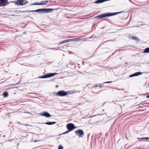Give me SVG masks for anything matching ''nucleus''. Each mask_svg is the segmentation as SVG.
<instances>
[{"mask_svg": "<svg viewBox=\"0 0 149 149\" xmlns=\"http://www.w3.org/2000/svg\"><path fill=\"white\" fill-rule=\"evenodd\" d=\"M122 12V11L120 12H116L115 13H104L103 14H102L98 15H97L95 17V18H97L98 19H101L103 17H110L113 15H116Z\"/></svg>", "mask_w": 149, "mask_h": 149, "instance_id": "1", "label": "nucleus"}, {"mask_svg": "<svg viewBox=\"0 0 149 149\" xmlns=\"http://www.w3.org/2000/svg\"><path fill=\"white\" fill-rule=\"evenodd\" d=\"M3 95L4 96V97H7L8 95V93L7 92H4Z\"/></svg>", "mask_w": 149, "mask_h": 149, "instance_id": "17", "label": "nucleus"}, {"mask_svg": "<svg viewBox=\"0 0 149 149\" xmlns=\"http://www.w3.org/2000/svg\"><path fill=\"white\" fill-rule=\"evenodd\" d=\"M70 40H72V41H77L78 40H81V39H78V38H76L74 39H70Z\"/></svg>", "mask_w": 149, "mask_h": 149, "instance_id": "19", "label": "nucleus"}, {"mask_svg": "<svg viewBox=\"0 0 149 149\" xmlns=\"http://www.w3.org/2000/svg\"><path fill=\"white\" fill-rule=\"evenodd\" d=\"M56 123L55 122H47L45 123L46 124L48 125H52L54 124H55Z\"/></svg>", "mask_w": 149, "mask_h": 149, "instance_id": "14", "label": "nucleus"}, {"mask_svg": "<svg viewBox=\"0 0 149 149\" xmlns=\"http://www.w3.org/2000/svg\"><path fill=\"white\" fill-rule=\"evenodd\" d=\"M138 139H140V140H145V139L147 140V139H149V137H142V138H138Z\"/></svg>", "mask_w": 149, "mask_h": 149, "instance_id": "16", "label": "nucleus"}, {"mask_svg": "<svg viewBox=\"0 0 149 149\" xmlns=\"http://www.w3.org/2000/svg\"><path fill=\"white\" fill-rule=\"evenodd\" d=\"M58 149H63V148L61 145H60L58 147Z\"/></svg>", "mask_w": 149, "mask_h": 149, "instance_id": "20", "label": "nucleus"}, {"mask_svg": "<svg viewBox=\"0 0 149 149\" xmlns=\"http://www.w3.org/2000/svg\"><path fill=\"white\" fill-rule=\"evenodd\" d=\"M72 40H70V39L65 40L59 42L58 43V45H61L65 43L72 42Z\"/></svg>", "mask_w": 149, "mask_h": 149, "instance_id": "12", "label": "nucleus"}, {"mask_svg": "<svg viewBox=\"0 0 149 149\" xmlns=\"http://www.w3.org/2000/svg\"><path fill=\"white\" fill-rule=\"evenodd\" d=\"M132 38L133 40H139V39H138L137 37H136L135 36H132Z\"/></svg>", "mask_w": 149, "mask_h": 149, "instance_id": "18", "label": "nucleus"}, {"mask_svg": "<svg viewBox=\"0 0 149 149\" xmlns=\"http://www.w3.org/2000/svg\"><path fill=\"white\" fill-rule=\"evenodd\" d=\"M67 128L68 129L69 131H71L75 128L76 127L74 126V125L71 123H69L67 124L66 125Z\"/></svg>", "mask_w": 149, "mask_h": 149, "instance_id": "7", "label": "nucleus"}, {"mask_svg": "<svg viewBox=\"0 0 149 149\" xmlns=\"http://www.w3.org/2000/svg\"><path fill=\"white\" fill-rule=\"evenodd\" d=\"M25 125L27 126V125H28V124H26Z\"/></svg>", "mask_w": 149, "mask_h": 149, "instance_id": "26", "label": "nucleus"}, {"mask_svg": "<svg viewBox=\"0 0 149 149\" xmlns=\"http://www.w3.org/2000/svg\"><path fill=\"white\" fill-rule=\"evenodd\" d=\"M112 82L111 81H107L105 82V83H110Z\"/></svg>", "mask_w": 149, "mask_h": 149, "instance_id": "23", "label": "nucleus"}, {"mask_svg": "<svg viewBox=\"0 0 149 149\" xmlns=\"http://www.w3.org/2000/svg\"><path fill=\"white\" fill-rule=\"evenodd\" d=\"M8 3V0H0V6H4Z\"/></svg>", "mask_w": 149, "mask_h": 149, "instance_id": "8", "label": "nucleus"}, {"mask_svg": "<svg viewBox=\"0 0 149 149\" xmlns=\"http://www.w3.org/2000/svg\"><path fill=\"white\" fill-rule=\"evenodd\" d=\"M48 2V1H42L41 2L39 3H33L32 4V5H45Z\"/></svg>", "mask_w": 149, "mask_h": 149, "instance_id": "9", "label": "nucleus"}, {"mask_svg": "<svg viewBox=\"0 0 149 149\" xmlns=\"http://www.w3.org/2000/svg\"><path fill=\"white\" fill-rule=\"evenodd\" d=\"M68 94V93L64 91H58L56 93V95L59 96H64Z\"/></svg>", "mask_w": 149, "mask_h": 149, "instance_id": "4", "label": "nucleus"}, {"mask_svg": "<svg viewBox=\"0 0 149 149\" xmlns=\"http://www.w3.org/2000/svg\"><path fill=\"white\" fill-rule=\"evenodd\" d=\"M70 131H69V130H68V131H66V132H65L64 133H63L62 134H65L67 133H68V132H70Z\"/></svg>", "mask_w": 149, "mask_h": 149, "instance_id": "21", "label": "nucleus"}, {"mask_svg": "<svg viewBox=\"0 0 149 149\" xmlns=\"http://www.w3.org/2000/svg\"><path fill=\"white\" fill-rule=\"evenodd\" d=\"M143 53H149V47L146 48L144 50Z\"/></svg>", "mask_w": 149, "mask_h": 149, "instance_id": "13", "label": "nucleus"}, {"mask_svg": "<svg viewBox=\"0 0 149 149\" xmlns=\"http://www.w3.org/2000/svg\"><path fill=\"white\" fill-rule=\"evenodd\" d=\"M53 10V9H52L43 8L38 9L36 10L33 11L34 12H40L41 11H43V13H47L51 12Z\"/></svg>", "mask_w": 149, "mask_h": 149, "instance_id": "5", "label": "nucleus"}, {"mask_svg": "<svg viewBox=\"0 0 149 149\" xmlns=\"http://www.w3.org/2000/svg\"><path fill=\"white\" fill-rule=\"evenodd\" d=\"M12 3H14L17 5L23 6L27 3L28 1L26 0H17L15 1H13Z\"/></svg>", "mask_w": 149, "mask_h": 149, "instance_id": "2", "label": "nucleus"}, {"mask_svg": "<svg viewBox=\"0 0 149 149\" xmlns=\"http://www.w3.org/2000/svg\"><path fill=\"white\" fill-rule=\"evenodd\" d=\"M69 53L70 54H73V52H72L70 51H69Z\"/></svg>", "mask_w": 149, "mask_h": 149, "instance_id": "24", "label": "nucleus"}, {"mask_svg": "<svg viewBox=\"0 0 149 149\" xmlns=\"http://www.w3.org/2000/svg\"><path fill=\"white\" fill-rule=\"evenodd\" d=\"M146 97L147 98H149V95L146 96Z\"/></svg>", "mask_w": 149, "mask_h": 149, "instance_id": "25", "label": "nucleus"}, {"mask_svg": "<svg viewBox=\"0 0 149 149\" xmlns=\"http://www.w3.org/2000/svg\"><path fill=\"white\" fill-rule=\"evenodd\" d=\"M57 74L56 73H50L47 74L45 75L40 76L39 77V78H47L50 77H53Z\"/></svg>", "mask_w": 149, "mask_h": 149, "instance_id": "3", "label": "nucleus"}, {"mask_svg": "<svg viewBox=\"0 0 149 149\" xmlns=\"http://www.w3.org/2000/svg\"><path fill=\"white\" fill-rule=\"evenodd\" d=\"M94 88H96L97 87H99L100 88L102 87V86H101L100 85V84H96L94 85Z\"/></svg>", "mask_w": 149, "mask_h": 149, "instance_id": "15", "label": "nucleus"}, {"mask_svg": "<svg viewBox=\"0 0 149 149\" xmlns=\"http://www.w3.org/2000/svg\"><path fill=\"white\" fill-rule=\"evenodd\" d=\"M142 73V72H138L130 75V77H131L134 76H138V75L141 74Z\"/></svg>", "mask_w": 149, "mask_h": 149, "instance_id": "11", "label": "nucleus"}, {"mask_svg": "<svg viewBox=\"0 0 149 149\" xmlns=\"http://www.w3.org/2000/svg\"><path fill=\"white\" fill-rule=\"evenodd\" d=\"M75 133L79 137H82L84 134L83 131L81 129L75 131Z\"/></svg>", "mask_w": 149, "mask_h": 149, "instance_id": "6", "label": "nucleus"}, {"mask_svg": "<svg viewBox=\"0 0 149 149\" xmlns=\"http://www.w3.org/2000/svg\"><path fill=\"white\" fill-rule=\"evenodd\" d=\"M71 92H72V93H74L76 92V91L75 90H73Z\"/></svg>", "mask_w": 149, "mask_h": 149, "instance_id": "22", "label": "nucleus"}, {"mask_svg": "<svg viewBox=\"0 0 149 149\" xmlns=\"http://www.w3.org/2000/svg\"><path fill=\"white\" fill-rule=\"evenodd\" d=\"M40 115L42 116H45L46 117H49L51 116V115L49 113L47 112H43L40 114Z\"/></svg>", "mask_w": 149, "mask_h": 149, "instance_id": "10", "label": "nucleus"}]
</instances>
